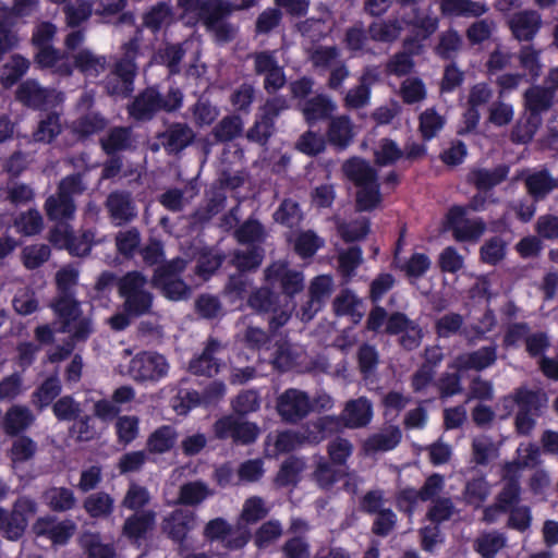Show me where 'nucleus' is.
I'll return each instance as SVG.
<instances>
[{
  "label": "nucleus",
  "mask_w": 558,
  "mask_h": 558,
  "mask_svg": "<svg viewBox=\"0 0 558 558\" xmlns=\"http://www.w3.org/2000/svg\"><path fill=\"white\" fill-rule=\"evenodd\" d=\"M178 7L184 16L201 22L217 41H230L236 28L227 22L231 15L229 0H178Z\"/></svg>",
  "instance_id": "1"
},
{
  "label": "nucleus",
  "mask_w": 558,
  "mask_h": 558,
  "mask_svg": "<svg viewBox=\"0 0 558 558\" xmlns=\"http://www.w3.org/2000/svg\"><path fill=\"white\" fill-rule=\"evenodd\" d=\"M541 451L535 445H520L517 449L515 461L508 463L504 469V478L506 481L502 493L499 495L498 505L495 508H487L484 519L487 522L495 521L496 513L500 510L509 509L517 500L519 495V486L517 476L524 468H533L539 463Z\"/></svg>",
  "instance_id": "2"
},
{
  "label": "nucleus",
  "mask_w": 558,
  "mask_h": 558,
  "mask_svg": "<svg viewBox=\"0 0 558 558\" xmlns=\"http://www.w3.org/2000/svg\"><path fill=\"white\" fill-rule=\"evenodd\" d=\"M183 101L182 92L174 86H170L162 92L159 86H149L134 97L128 106V112L131 118L137 121H149L159 111L173 112L181 108Z\"/></svg>",
  "instance_id": "3"
},
{
  "label": "nucleus",
  "mask_w": 558,
  "mask_h": 558,
  "mask_svg": "<svg viewBox=\"0 0 558 558\" xmlns=\"http://www.w3.org/2000/svg\"><path fill=\"white\" fill-rule=\"evenodd\" d=\"M546 403L547 398L544 393L522 387L515 390L513 395L505 397L499 402L498 410L502 412V417H507L517 409V432L521 435H527L534 428L536 417Z\"/></svg>",
  "instance_id": "4"
},
{
  "label": "nucleus",
  "mask_w": 558,
  "mask_h": 558,
  "mask_svg": "<svg viewBox=\"0 0 558 558\" xmlns=\"http://www.w3.org/2000/svg\"><path fill=\"white\" fill-rule=\"evenodd\" d=\"M342 170L345 177L355 184L356 206L360 210H372L380 201L377 174L365 160L354 157L347 160Z\"/></svg>",
  "instance_id": "5"
},
{
  "label": "nucleus",
  "mask_w": 558,
  "mask_h": 558,
  "mask_svg": "<svg viewBox=\"0 0 558 558\" xmlns=\"http://www.w3.org/2000/svg\"><path fill=\"white\" fill-rule=\"evenodd\" d=\"M118 293L123 299V310L133 317L149 314L154 295L148 290V279L141 271H129L117 280Z\"/></svg>",
  "instance_id": "6"
},
{
  "label": "nucleus",
  "mask_w": 558,
  "mask_h": 558,
  "mask_svg": "<svg viewBox=\"0 0 558 558\" xmlns=\"http://www.w3.org/2000/svg\"><path fill=\"white\" fill-rule=\"evenodd\" d=\"M189 263V259L177 257L159 265L154 271L151 284L170 301L187 300L192 289L180 278V275L186 269Z\"/></svg>",
  "instance_id": "7"
},
{
  "label": "nucleus",
  "mask_w": 558,
  "mask_h": 558,
  "mask_svg": "<svg viewBox=\"0 0 558 558\" xmlns=\"http://www.w3.org/2000/svg\"><path fill=\"white\" fill-rule=\"evenodd\" d=\"M51 308L60 320V331L69 333L72 340L84 341L93 332L92 320L83 315L75 296H56Z\"/></svg>",
  "instance_id": "8"
},
{
  "label": "nucleus",
  "mask_w": 558,
  "mask_h": 558,
  "mask_svg": "<svg viewBox=\"0 0 558 558\" xmlns=\"http://www.w3.org/2000/svg\"><path fill=\"white\" fill-rule=\"evenodd\" d=\"M208 542H219L226 549L239 550L251 539V530L242 522L231 525L226 519L218 517L209 520L203 530Z\"/></svg>",
  "instance_id": "9"
},
{
  "label": "nucleus",
  "mask_w": 558,
  "mask_h": 558,
  "mask_svg": "<svg viewBox=\"0 0 558 558\" xmlns=\"http://www.w3.org/2000/svg\"><path fill=\"white\" fill-rule=\"evenodd\" d=\"M553 102V90L534 86L525 93V105L531 117L525 124L519 123L512 132V138L519 143L529 142L535 134L539 118L538 113L548 109Z\"/></svg>",
  "instance_id": "10"
},
{
  "label": "nucleus",
  "mask_w": 558,
  "mask_h": 558,
  "mask_svg": "<svg viewBox=\"0 0 558 558\" xmlns=\"http://www.w3.org/2000/svg\"><path fill=\"white\" fill-rule=\"evenodd\" d=\"M169 369L170 365L162 354L144 351L130 361L128 374L138 383H157L168 375Z\"/></svg>",
  "instance_id": "11"
},
{
  "label": "nucleus",
  "mask_w": 558,
  "mask_h": 558,
  "mask_svg": "<svg viewBox=\"0 0 558 558\" xmlns=\"http://www.w3.org/2000/svg\"><path fill=\"white\" fill-rule=\"evenodd\" d=\"M213 430L216 438L231 439L236 445L253 444L260 432L257 424L233 414L217 420L213 425Z\"/></svg>",
  "instance_id": "12"
},
{
  "label": "nucleus",
  "mask_w": 558,
  "mask_h": 558,
  "mask_svg": "<svg viewBox=\"0 0 558 558\" xmlns=\"http://www.w3.org/2000/svg\"><path fill=\"white\" fill-rule=\"evenodd\" d=\"M446 227L452 231L453 238L459 242H476L486 229L482 220L466 218V209L460 206L449 210Z\"/></svg>",
  "instance_id": "13"
},
{
  "label": "nucleus",
  "mask_w": 558,
  "mask_h": 558,
  "mask_svg": "<svg viewBox=\"0 0 558 558\" xmlns=\"http://www.w3.org/2000/svg\"><path fill=\"white\" fill-rule=\"evenodd\" d=\"M105 207L114 226H123L131 222L137 216V207L132 194L126 191H112L106 198Z\"/></svg>",
  "instance_id": "14"
},
{
  "label": "nucleus",
  "mask_w": 558,
  "mask_h": 558,
  "mask_svg": "<svg viewBox=\"0 0 558 558\" xmlns=\"http://www.w3.org/2000/svg\"><path fill=\"white\" fill-rule=\"evenodd\" d=\"M265 284L253 292L248 299V305L258 312H270L277 303L276 293L272 291L279 282V264L272 263L264 271Z\"/></svg>",
  "instance_id": "15"
},
{
  "label": "nucleus",
  "mask_w": 558,
  "mask_h": 558,
  "mask_svg": "<svg viewBox=\"0 0 558 558\" xmlns=\"http://www.w3.org/2000/svg\"><path fill=\"white\" fill-rule=\"evenodd\" d=\"M58 96L54 89L46 88L35 80H26L16 89V99L33 109L50 106Z\"/></svg>",
  "instance_id": "16"
},
{
  "label": "nucleus",
  "mask_w": 558,
  "mask_h": 558,
  "mask_svg": "<svg viewBox=\"0 0 558 558\" xmlns=\"http://www.w3.org/2000/svg\"><path fill=\"white\" fill-rule=\"evenodd\" d=\"M225 347L217 339L210 338L205 344L203 352L191 360L189 369L197 376L211 377L218 374L220 368V360L218 355Z\"/></svg>",
  "instance_id": "17"
},
{
  "label": "nucleus",
  "mask_w": 558,
  "mask_h": 558,
  "mask_svg": "<svg viewBox=\"0 0 558 558\" xmlns=\"http://www.w3.org/2000/svg\"><path fill=\"white\" fill-rule=\"evenodd\" d=\"M197 515L187 509H177L162 520V531L173 541L182 543L196 526Z\"/></svg>",
  "instance_id": "18"
},
{
  "label": "nucleus",
  "mask_w": 558,
  "mask_h": 558,
  "mask_svg": "<svg viewBox=\"0 0 558 558\" xmlns=\"http://www.w3.org/2000/svg\"><path fill=\"white\" fill-rule=\"evenodd\" d=\"M442 486V477L438 474H434L427 478L425 485L420 492H416L415 489L412 488L404 489L399 496L398 506L402 511L412 514L414 506L418 501L433 499L436 495H438L441 492Z\"/></svg>",
  "instance_id": "19"
},
{
  "label": "nucleus",
  "mask_w": 558,
  "mask_h": 558,
  "mask_svg": "<svg viewBox=\"0 0 558 558\" xmlns=\"http://www.w3.org/2000/svg\"><path fill=\"white\" fill-rule=\"evenodd\" d=\"M194 136L193 130L187 124L178 122L170 124L158 138L169 154H177L186 148Z\"/></svg>",
  "instance_id": "20"
},
{
  "label": "nucleus",
  "mask_w": 558,
  "mask_h": 558,
  "mask_svg": "<svg viewBox=\"0 0 558 558\" xmlns=\"http://www.w3.org/2000/svg\"><path fill=\"white\" fill-rule=\"evenodd\" d=\"M36 421V415L24 404L10 407L2 421L3 432L9 436H17L28 429Z\"/></svg>",
  "instance_id": "21"
},
{
  "label": "nucleus",
  "mask_w": 558,
  "mask_h": 558,
  "mask_svg": "<svg viewBox=\"0 0 558 558\" xmlns=\"http://www.w3.org/2000/svg\"><path fill=\"white\" fill-rule=\"evenodd\" d=\"M493 97V89L485 83L474 85L469 94V109L464 114V128L462 132H470L476 128L480 122L478 107L487 104Z\"/></svg>",
  "instance_id": "22"
},
{
  "label": "nucleus",
  "mask_w": 558,
  "mask_h": 558,
  "mask_svg": "<svg viewBox=\"0 0 558 558\" xmlns=\"http://www.w3.org/2000/svg\"><path fill=\"white\" fill-rule=\"evenodd\" d=\"M255 72L265 76L264 87L272 94L279 89V68L276 51H262L253 56Z\"/></svg>",
  "instance_id": "23"
},
{
  "label": "nucleus",
  "mask_w": 558,
  "mask_h": 558,
  "mask_svg": "<svg viewBox=\"0 0 558 558\" xmlns=\"http://www.w3.org/2000/svg\"><path fill=\"white\" fill-rule=\"evenodd\" d=\"M74 68L86 77H98L107 69L108 61L102 54L84 48L72 53Z\"/></svg>",
  "instance_id": "24"
},
{
  "label": "nucleus",
  "mask_w": 558,
  "mask_h": 558,
  "mask_svg": "<svg viewBox=\"0 0 558 558\" xmlns=\"http://www.w3.org/2000/svg\"><path fill=\"white\" fill-rule=\"evenodd\" d=\"M287 241L302 258L312 257L325 244V240L312 230L292 231L287 235Z\"/></svg>",
  "instance_id": "25"
},
{
  "label": "nucleus",
  "mask_w": 558,
  "mask_h": 558,
  "mask_svg": "<svg viewBox=\"0 0 558 558\" xmlns=\"http://www.w3.org/2000/svg\"><path fill=\"white\" fill-rule=\"evenodd\" d=\"M542 24L541 16L535 11H522L513 14L509 26L518 40H531L537 34Z\"/></svg>",
  "instance_id": "26"
},
{
  "label": "nucleus",
  "mask_w": 558,
  "mask_h": 558,
  "mask_svg": "<svg viewBox=\"0 0 558 558\" xmlns=\"http://www.w3.org/2000/svg\"><path fill=\"white\" fill-rule=\"evenodd\" d=\"M44 209L50 221L69 222L75 217L76 205L74 199L64 198L54 193L46 199Z\"/></svg>",
  "instance_id": "27"
},
{
  "label": "nucleus",
  "mask_w": 558,
  "mask_h": 558,
  "mask_svg": "<svg viewBox=\"0 0 558 558\" xmlns=\"http://www.w3.org/2000/svg\"><path fill=\"white\" fill-rule=\"evenodd\" d=\"M214 494V489L203 481L186 482L180 486L175 504L197 507Z\"/></svg>",
  "instance_id": "28"
},
{
  "label": "nucleus",
  "mask_w": 558,
  "mask_h": 558,
  "mask_svg": "<svg viewBox=\"0 0 558 558\" xmlns=\"http://www.w3.org/2000/svg\"><path fill=\"white\" fill-rule=\"evenodd\" d=\"M308 409L310 402L303 392L290 389L281 395V418L296 421L305 416Z\"/></svg>",
  "instance_id": "29"
},
{
  "label": "nucleus",
  "mask_w": 558,
  "mask_h": 558,
  "mask_svg": "<svg viewBox=\"0 0 558 558\" xmlns=\"http://www.w3.org/2000/svg\"><path fill=\"white\" fill-rule=\"evenodd\" d=\"M332 278L328 275L317 276L311 282L308 302L310 310H305L303 312V319H311L314 313H316L320 308L323 302H325L329 298L332 291Z\"/></svg>",
  "instance_id": "30"
},
{
  "label": "nucleus",
  "mask_w": 558,
  "mask_h": 558,
  "mask_svg": "<svg viewBox=\"0 0 558 558\" xmlns=\"http://www.w3.org/2000/svg\"><path fill=\"white\" fill-rule=\"evenodd\" d=\"M496 348L486 347L482 348L473 353L463 354L459 356L453 364V367L458 371L475 369L482 371L489 367L496 361Z\"/></svg>",
  "instance_id": "31"
},
{
  "label": "nucleus",
  "mask_w": 558,
  "mask_h": 558,
  "mask_svg": "<svg viewBox=\"0 0 558 558\" xmlns=\"http://www.w3.org/2000/svg\"><path fill=\"white\" fill-rule=\"evenodd\" d=\"M43 498L48 508L54 512L73 510L77 504L74 492L63 486H52L46 489Z\"/></svg>",
  "instance_id": "32"
},
{
  "label": "nucleus",
  "mask_w": 558,
  "mask_h": 558,
  "mask_svg": "<svg viewBox=\"0 0 558 558\" xmlns=\"http://www.w3.org/2000/svg\"><path fill=\"white\" fill-rule=\"evenodd\" d=\"M156 522V513L151 510L136 512L129 517L123 525V534L132 539H140L153 530Z\"/></svg>",
  "instance_id": "33"
},
{
  "label": "nucleus",
  "mask_w": 558,
  "mask_h": 558,
  "mask_svg": "<svg viewBox=\"0 0 558 558\" xmlns=\"http://www.w3.org/2000/svg\"><path fill=\"white\" fill-rule=\"evenodd\" d=\"M34 197V189L24 182L12 180L0 186V202H9L14 206H21L32 202Z\"/></svg>",
  "instance_id": "34"
},
{
  "label": "nucleus",
  "mask_w": 558,
  "mask_h": 558,
  "mask_svg": "<svg viewBox=\"0 0 558 558\" xmlns=\"http://www.w3.org/2000/svg\"><path fill=\"white\" fill-rule=\"evenodd\" d=\"M12 16L8 7H0V61L3 56L17 47L20 37L13 29Z\"/></svg>",
  "instance_id": "35"
},
{
  "label": "nucleus",
  "mask_w": 558,
  "mask_h": 558,
  "mask_svg": "<svg viewBox=\"0 0 558 558\" xmlns=\"http://www.w3.org/2000/svg\"><path fill=\"white\" fill-rule=\"evenodd\" d=\"M62 132L60 116L56 112L45 114L34 130L32 137L36 143L49 144Z\"/></svg>",
  "instance_id": "36"
},
{
  "label": "nucleus",
  "mask_w": 558,
  "mask_h": 558,
  "mask_svg": "<svg viewBox=\"0 0 558 558\" xmlns=\"http://www.w3.org/2000/svg\"><path fill=\"white\" fill-rule=\"evenodd\" d=\"M372 415L371 403L364 398L348 402L343 412L345 425L349 427H361L366 425L369 423Z\"/></svg>",
  "instance_id": "37"
},
{
  "label": "nucleus",
  "mask_w": 558,
  "mask_h": 558,
  "mask_svg": "<svg viewBox=\"0 0 558 558\" xmlns=\"http://www.w3.org/2000/svg\"><path fill=\"white\" fill-rule=\"evenodd\" d=\"M31 62L21 54H13L0 69V83L4 87L13 86L29 69Z\"/></svg>",
  "instance_id": "38"
},
{
  "label": "nucleus",
  "mask_w": 558,
  "mask_h": 558,
  "mask_svg": "<svg viewBox=\"0 0 558 558\" xmlns=\"http://www.w3.org/2000/svg\"><path fill=\"white\" fill-rule=\"evenodd\" d=\"M353 136V125L348 117L341 116L330 121L327 137L332 145L344 148Z\"/></svg>",
  "instance_id": "39"
},
{
  "label": "nucleus",
  "mask_w": 558,
  "mask_h": 558,
  "mask_svg": "<svg viewBox=\"0 0 558 558\" xmlns=\"http://www.w3.org/2000/svg\"><path fill=\"white\" fill-rule=\"evenodd\" d=\"M100 144L107 154L128 149L132 146V130L131 128L116 126L100 140Z\"/></svg>",
  "instance_id": "40"
},
{
  "label": "nucleus",
  "mask_w": 558,
  "mask_h": 558,
  "mask_svg": "<svg viewBox=\"0 0 558 558\" xmlns=\"http://www.w3.org/2000/svg\"><path fill=\"white\" fill-rule=\"evenodd\" d=\"M400 438V429L397 427H389L381 433L369 437L364 444V450L366 453L391 450L399 444Z\"/></svg>",
  "instance_id": "41"
},
{
  "label": "nucleus",
  "mask_w": 558,
  "mask_h": 558,
  "mask_svg": "<svg viewBox=\"0 0 558 558\" xmlns=\"http://www.w3.org/2000/svg\"><path fill=\"white\" fill-rule=\"evenodd\" d=\"M335 311L338 315H348L353 323H359L363 315L364 308L361 300L351 291L341 292L333 302Z\"/></svg>",
  "instance_id": "42"
},
{
  "label": "nucleus",
  "mask_w": 558,
  "mask_h": 558,
  "mask_svg": "<svg viewBox=\"0 0 558 558\" xmlns=\"http://www.w3.org/2000/svg\"><path fill=\"white\" fill-rule=\"evenodd\" d=\"M177 436L178 434L173 427L163 425L150 434L146 448L153 453L167 452L174 446Z\"/></svg>",
  "instance_id": "43"
},
{
  "label": "nucleus",
  "mask_w": 558,
  "mask_h": 558,
  "mask_svg": "<svg viewBox=\"0 0 558 558\" xmlns=\"http://www.w3.org/2000/svg\"><path fill=\"white\" fill-rule=\"evenodd\" d=\"M243 126V121L239 116H226L215 125L213 135L218 142H230L241 136Z\"/></svg>",
  "instance_id": "44"
},
{
  "label": "nucleus",
  "mask_w": 558,
  "mask_h": 558,
  "mask_svg": "<svg viewBox=\"0 0 558 558\" xmlns=\"http://www.w3.org/2000/svg\"><path fill=\"white\" fill-rule=\"evenodd\" d=\"M81 546L87 553L88 558H113L114 548L105 544L97 533L84 532L80 538Z\"/></svg>",
  "instance_id": "45"
},
{
  "label": "nucleus",
  "mask_w": 558,
  "mask_h": 558,
  "mask_svg": "<svg viewBox=\"0 0 558 558\" xmlns=\"http://www.w3.org/2000/svg\"><path fill=\"white\" fill-rule=\"evenodd\" d=\"M113 505L114 500L109 494L98 492L89 495L83 507L92 518H106L112 513Z\"/></svg>",
  "instance_id": "46"
},
{
  "label": "nucleus",
  "mask_w": 558,
  "mask_h": 558,
  "mask_svg": "<svg viewBox=\"0 0 558 558\" xmlns=\"http://www.w3.org/2000/svg\"><path fill=\"white\" fill-rule=\"evenodd\" d=\"M61 392V384L57 376L47 378L32 395V402L38 409L48 407Z\"/></svg>",
  "instance_id": "47"
},
{
  "label": "nucleus",
  "mask_w": 558,
  "mask_h": 558,
  "mask_svg": "<svg viewBox=\"0 0 558 558\" xmlns=\"http://www.w3.org/2000/svg\"><path fill=\"white\" fill-rule=\"evenodd\" d=\"M78 270L72 265H65L56 272V296H75V287L78 282Z\"/></svg>",
  "instance_id": "48"
},
{
  "label": "nucleus",
  "mask_w": 558,
  "mask_h": 558,
  "mask_svg": "<svg viewBox=\"0 0 558 558\" xmlns=\"http://www.w3.org/2000/svg\"><path fill=\"white\" fill-rule=\"evenodd\" d=\"M441 11L449 15H482L486 7L477 1L471 0H442Z\"/></svg>",
  "instance_id": "49"
},
{
  "label": "nucleus",
  "mask_w": 558,
  "mask_h": 558,
  "mask_svg": "<svg viewBox=\"0 0 558 558\" xmlns=\"http://www.w3.org/2000/svg\"><path fill=\"white\" fill-rule=\"evenodd\" d=\"M14 226L17 232L23 235H36L44 228V218L37 209H28L17 216Z\"/></svg>",
  "instance_id": "50"
},
{
  "label": "nucleus",
  "mask_w": 558,
  "mask_h": 558,
  "mask_svg": "<svg viewBox=\"0 0 558 558\" xmlns=\"http://www.w3.org/2000/svg\"><path fill=\"white\" fill-rule=\"evenodd\" d=\"M107 125V120L95 111L83 113L78 119L73 122V130L81 136H89L104 130Z\"/></svg>",
  "instance_id": "51"
},
{
  "label": "nucleus",
  "mask_w": 558,
  "mask_h": 558,
  "mask_svg": "<svg viewBox=\"0 0 558 558\" xmlns=\"http://www.w3.org/2000/svg\"><path fill=\"white\" fill-rule=\"evenodd\" d=\"M269 512V508L265 501L259 497H251L245 500L238 522L247 524H254L259 520L264 519Z\"/></svg>",
  "instance_id": "52"
},
{
  "label": "nucleus",
  "mask_w": 558,
  "mask_h": 558,
  "mask_svg": "<svg viewBox=\"0 0 558 558\" xmlns=\"http://www.w3.org/2000/svg\"><path fill=\"white\" fill-rule=\"evenodd\" d=\"M12 306L19 315L27 316L39 308V302L35 291L28 287H24L19 289L14 294Z\"/></svg>",
  "instance_id": "53"
},
{
  "label": "nucleus",
  "mask_w": 558,
  "mask_h": 558,
  "mask_svg": "<svg viewBox=\"0 0 558 558\" xmlns=\"http://www.w3.org/2000/svg\"><path fill=\"white\" fill-rule=\"evenodd\" d=\"M335 109L336 105L332 101L324 96H317L305 104L303 112L306 120L312 123L327 118Z\"/></svg>",
  "instance_id": "54"
},
{
  "label": "nucleus",
  "mask_w": 558,
  "mask_h": 558,
  "mask_svg": "<svg viewBox=\"0 0 558 558\" xmlns=\"http://www.w3.org/2000/svg\"><path fill=\"white\" fill-rule=\"evenodd\" d=\"M506 537L500 533H485L475 542V549L483 558H494L505 547Z\"/></svg>",
  "instance_id": "55"
},
{
  "label": "nucleus",
  "mask_w": 558,
  "mask_h": 558,
  "mask_svg": "<svg viewBox=\"0 0 558 558\" xmlns=\"http://www.w3.org/2000/svg\"><path fill=\"white\" fill-rule=\"evenodd\" d=\"M66 24L76 27L87 21L93 13V2L89 0H75L63 9Z\"/></svg>",
  "instance_id": "56"
},
{
  "label": "nucleus",
  "mask_w": 558,
  "mask_h": 558,
  "mask_svg": "<svg viewBox=\"0 0 558 558\" xmlns=\"http://www.w3.org/2000/svg\"><path fill=\"white\" fill-rule=\"evenodd\" d=\"M27 525L24 520L17 518L14 512L0 508V531L8 539L16 541L25 532Z\"/></svg>",
  "instance_id": "57"
},
{
  "label": "nucleus",
  "mask_w": 558,
  "mask_h": 558,
  "mask_svg": "<svg viewBox=\"0 0 558 558\" xmlns=\"http://www.w3.org/2000/svg\"><path fill=\"white\" fill-rule=\"evenodd\" d=\"M171 7L166 2L153 5L143 16V25L153 32H157L171 17Z\"/></svg>",
  "instance_id": "58"
},
{
  "label": "nucleus",
  "mask_w": 558,
  "mask_h": 558,
  "mask_svg": "<svg viewBox=\"0 0 558 558\" xmlns=\"http://www.w3.org/2000/svg\"><path fill=\"white\" fill-rule=\"evenodd\" d=\"M402 149L389 138L380 140L374 147L375 161L379 166L393 163L402 156Z\"/></svg>",
  "instance_id": "59"
},
{
  "label": "nucleus",
  "mask_w": 558,
  "mask_h": 558,
  "mask_svg": "<svg viewBox=\"0 0 558 558\" xmlns=\"http://www.w3.org/2000/svg\"><path fill=\"white\" fill-rule=\"evenodd\" d=\"M50 247L46 244H32L22 250L21 257L27 269H36L50 257Z\"/></svg>",
  "instance_id": "60"
},
{
  "label": "nucleus",
  "mask_w": 558,
  "mask_h": 558,
  "mask_svg": "<svg viewBox=\"0 0 558 558\" xmlns=\"http://www.w3.org/2000/svg\"><path fill=\"white\" fill-rule=\"evenodd\" d=\"M264 254L256 245L243 250H236L233 254V264L240 270H250L260 265Z\"/></svg>",
  "instance_id": "61"
},
{
  "label": "nucleus",
  "mask_w": 558,
  "mask_h": 558,
  "mask_svg": "<svg viewBox=\"0 0 558 558\" xmlns=\"http://www.w3.org/2000/svg\"><path fill=\"white\" fill-rule=\"evenodd\" d=\"M138 423L136 416H119L114 424L118 441L126 446L135 440L140 433Z\"/></svg>",
  "instance_id": "62"
},
{
  "label": "nucleus",
  "mask_w": 558,
  "mask_h": 558,
  "mask_svg": "<svg viewBox=\"0 0 558 558\" xmlns=\"http://www.w3.org/2000/svg\"><path fill=\"white\" fill-rule=\"evenodd\" d=\"M151 497L148 489L132 482L122 500V506L130 510H140L147 506Z\"/></svg>",
  "instance_id": "63"
},
{
  "label": "nucleus",
  "mask_w": 558,
  "mask_h": 558,
  "mask_svg": "<svg viewBox=\"0 0 558 558\" xmlns=\"http://www.w3.org/2000/svg\"><path fill=\"white\" fill-rule=\"evenodd\" d=\"M430 259L423 253H414L404 264L398 267L411 279L422 277L430 267Z\"/></svg>",
  "instance_id": "64"
}]
</instances>
